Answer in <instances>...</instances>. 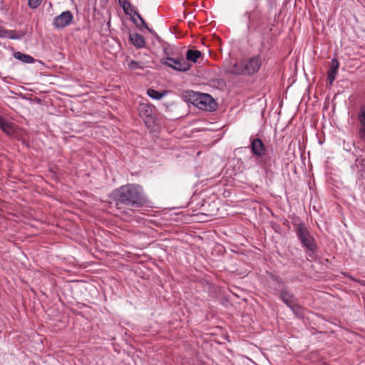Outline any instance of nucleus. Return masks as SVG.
I'll use <instances>...</instances> for the list:
<instances>
[{"label":"nucleus","instance_id":"nucleus-1","mask_svg":"<svg viewBox=\"0 0 365 365\" xmlns=\"http://www.w3.org/2000/svg\"><path fill=\"white\" fill-rule=\"evenodd\" d=\"M111 197L116 205L118 204L138 205L149 202L143 187L135 184H127L115 189L111 193Z\"/></svg>","mask_w":365,"mask_h":365},{"label":"nucleus","instance_id":"nucleus-2","mask_svg":"<svg viewBox=\"0 0 365 365\" xmlns=\"http://www.w3.org/2000/svg\"><path fill=\"white\" fill-rule=\"evenodd\" d=\"M296 235L299 239L301 243L309 250L314 251L315 249L314 240L311 236L304 222H295L293 224Z\"/></svg>","mask_w":365,"mask_h":365},{"label":"nucleus","instance_id":"nucleus-3","mask_svg":"<svg viewBox=\"0 0 365 365\" xmlns=\"http://www.w3.org/2000/svg\"><path fill=\"white\" fill-rule=\"evenodd\" d=\"M118 4L123 8L125 14L126 15H129L132 18L133 22L136 25L138 28L142 29L143 28L146 29L150 33H152V29H150L145 21L143 19L141 15L135 9V8L131 5L130 2L128 0H118Z\"/></svg>","mask_w":365,"mask_h":365},{"label":"nucleus","instance_id":"nucleus-4","mask_svg":"<svg viewBox=\"0 0 365 365\" xmlns=\"http://www.w3.org/2000/svg\"><path fill=\"white\" fill-rule=\"evenodd\" d=\"M250 149L253 155L257 157L258 163L264 168L270 165L269 160L266 155V148L259 138H250Z\"/></svg>","mask_w":365,"mask_h":365},{"label":"nucleus","instance_id":"nucleus-5","mask_svg":"<svg viewBox=\"0 0 365 365\" xmlns=\"http://www.w3.org/2000/svg\"><path fill=\"white\" fill-rule=\"evenodd\" d=\"M195 97V104L199 109L207 111H213L217 109V103L210 95L197 93Z\"/></svg>","mask_w":365,"mask_h":365},{"label":"nucleus","instance_id":"nucleus-6","mask_svg":"<svg viewBox=\"0 0 365 365\" xmlns=\"http://www.w3.org/2000/svg\"><path fill=\"white\" fill-rule=\"evenodd\" d=\"M161 63L177 71L185 72L189 71L192 65L187 62L183 57H166L162 59Z\"/></svg>","mask_w":365,"mask_h":365},{"label":"nucleus","instance_id":"nucleus-7","mask_svg":"<svg viewBox=\"0 0 365 365\" xmlns=\"http://www.w3.org/2000/svg\"><path fill=\"white\" fill-rule=\"evenodd\" d=\"M243 61L245 66H243V70L241 71V73H245V76H251L258 72L262 66V59L259 55Z\"/></svg>","mask_w":365,"mask_h":365},{"label":"nucleus","instance_id":"nucleus-8","mask_svg":"<svg viewBox=\"0 0 365 365\" xmlns=\"http://www.w3.org/2000/svg\"><path fill=\"white\" fill-rule=\"evenodd\" d=\"M73 16L70 11L62 12L53 19V25L56 29H62L68 26L73 21Z\"/></svg>","mask_w":365,"mask_h":365},{"label":"nucleus","instance_id":"nucleus-9","mask_svg":"<svg viewBox=\"0 0 365 365\" xmlns=\"http://www.w3.org/2000/svg\"><path fill=\"white\" fill-rule=\"evenodd\" d=\"M263 12L261 9H253L251 12H246L245 16L248 19L247 30H251L252 21H260L262 19Z\"/></svg>","mask_w":365,"mask_h":365},{"label":"nucleus","instance_id":"nucleus-10","mask_svg":"<svg viewBox=\"0 0 365 365\" xmlns=\"http://www.w3.org/2000/svg\"><path fill=\"white\" fill-rule=\"evenodd\" d=\"M279 298L288 307L296 302L294 295L288 289L287 287H284L282 289Z\"/></svg>","mask_w":365,"mask_h":365},{"label":"nucleus","instance_id":"nucleus-11","mask_svg":"<svg viewBox=\"0 0 365 365\" xmlns=\"http://www.w3.org/2000/svg\"><path fill=\"white\" fill-rule=\"evenodd\" d=\"M339 67V62L336 58H333L331 61L330 68L327 73V80L329 85H331L336 78V76Z\"/></svg>","mask_w":365,"mask_h":365},{"label":"nucleus","instance_id":"nucleus-12","mask_svg":"<svg viewBox=\"0 0 365 365\" xmlns=\"http://www.w3.org/2000/svg\"><path fill=\"white\" fill-rule=\"evenodd\" d=\"M129 38L133 45L136 48H141L145 47V40L142 35L137 33L133 34H130Z\"/></svg>","mask_w":365,"mask_h":365},{"label":"nucleus","instance_id":"nucleus-13","mask_svg":"<svg viewBox=\"0 0 365 365\" xmlns=\"http://www.w3.org/2000/svg\"><path fill=\"white\" fill-rule=\"evenodd\" d=\"M0 128L6 133L11 135L14 133V124L0 115Z\"/></svg>","mask_w":365,"mask_h":365},{"label":"nucleus","instance_id":"nucleus-14","mask_svg":"<svg viewBox=\"0 0 365 365\" xmlns=\"http://www.w3.org/2000/svg\"><path fill=\"white\" fill-rule=\"evenodd\" d=\"M217 215V212L215 211H210L206 213L204 212H197L195 214H193L192 216L196 217V221L197 222H207L209 221L210 219L216 217Z\"/></svg>","mask_w":365,"mask_h":365},{"label":"nucleus","instance_id":"nucleus-15","mask_svg":"<svg viewBox=\"0 0 365 365\" xmlns=\"http://www.w3.org/2000/svg\"><path fill=\"white\" fill-rule=\"evenodd\" d=\"M148 61L131 60L129 62L128 67L131 71H135L138 69L143 70L145 68L148 67Z\"/></svg>","mask_w":365,"mask_h":365},{"label":"nucleus","instance_id":"nucleus-16","mask_svg":"<svg viewBox=\"0 0 365 365\" xmlns=\"http://www.w3.org/2000/svg\"><path fill=\"white\" fill-rule=\"evenodd\" d=\"M202 53L198 50L188 49L186 52V58L187 62L196 63L197 59L201 57Z\"/></svg>","mask_w":365,"mask_h":365},{"label":"nucleus","instance_id":"nucleus-17","mask_svg":"<svg viewBox=\"0 0 365 365\" xmlns=\"http://www.w3.org/2000/svg\"><path fill=\"white\" fill-rule=\"evenodd\" d=\"M243 66H245L243 61H242L240 62H235V63H233L232 65L230 66V67L228 68L227 71H228V73H230L235 74V75H245V73H241V71H242V70H243Z\"/></svg>","mask_w":365,"mask_h":365},{"label":"nucleus","instance_id":"nucleus-18","mask_svg":"<svg viewBox=\"0 0 365 365\" xmlns=\"http://www.w3.org/2000/svg\"><path fill=\"white\" fill-rule=\"evenodd\" d=\"M14 56L16 59H18L24 63H32L35 62V58L33 56L22 53L19 51L15 52Z\"/></svg>","mask_w":365,"mask_h":365},{"label":"nucleus","instance_id":"nucleus-19","mask_svg":"<svg viewBox=\"0 0 365 365\" xmlns=\"http://www.w3.org/2000/svg\"><path fill=\"white\" fill-rule=\"evenodd\" d=\"M167 93L166 91H163V92H159L155 89L153 88H148L147 90V94L149 97L159 100L161 99L163 96H165Z\"/></svg>","mask_w":365,"mask_h":365},{"label":"nucleus","instance_id":"nucleus-20","mask_svg":"<svg viewBox=\"0 0 365 365\" xmlns=\"http://www.w3.org/2000/svg\"><path fill=\"white\" fill-rule=\"evenodd\" d=\"M289 308L293 312V313L298 317L301 318L304 317V309L296 302L290 305Z\"/></svg>","mask_w":365,"mask_h":365},{"label":"nucleus","instance_id":"nucleus-21","mask_svg":"<svg viewBox=\"0 0 365 365\" xmlns=\"http://www.w3.org/2000/svg\"><path fill=\"white\" fill-rule=\"evenodd\" d=\"M140 114L143 116L149 117L151 113V108L147 104H141L138 107Z\"/></svg>","mask_w":365,"mask_h":365},{"label":"nucleus","instance_id":"nucleus-22","mask_svg":"<svg viewBox=\"0 0 365 365\" xmlns=\"http://www.w3.org/2000/svg\"><path fill=\"white\" fill-rule=\"evenodd\" d=\"M359 122L362 127H365V105H363L360 108V110L358 114Z\"/></svg>","mask_w":365,"mask_h":365},{"label":"nucleus","instance_id":"nucleus-23","mask_svg":"<svg viewBox=\"0 0 365 365\" xmlns=\"http://www.w3.org/2000/svg\"><path fill=\"white\" fill-rule=\"evenodd\" d=\"M8 35L7 36L11 39H20L24 34H18L16 31H9L6 32Z\"/></svg>","mask_w":365,"mask_h":365},{"label":"nucleus","instance_id":"nucleus-24","mask_svg":"<svg viewBox=\"0 0 365 365\" xmlns=\"http://www.w3.org/2000/svg\"><path fill=\"white\" fill-rule=\"evenodd\" d=\"M42 0H28V5L31 9H36L41 4Z\"/></svg>","mask_w":365,"mask_h":365},{"label":"nucleus","instance_id":"nucleus-25","mask_svg":"<svg viewBox=\"0 0 365 365\" xmlns=\"http://www.w3.org/2000/svg\"><path fill=\"white\" fill-rule=\"evenodd\" d=\"M251 4L253 9H260V1L259 0H251Z\"/></svg>","mask_w":365,"mask_h":365},{"label":"nucleus","instance_id":"nucleus-26","mask_svg":"<svg viewBox=\"0 0 365 365\" xmlns=\"http://www.w3.org/2000/svg\"><path fill=\"white\" fill-rule=\"evenodd\" d=\"M359 137L361 139H365V127H361L359 130Z\"/></svg>","mask_w":365,"mask_h":365},{"label":"nucleus","instance_id":"nucleus-27","mask_svg":"<svg viewBox=\"0 0 365 365\" xmlns=\"http://www.w3.org/2000/svg\"><path fill=\"white\" fill-rule=\"evenodd\" d=\"M356 282H358L359 284H360L362 286H365L364 280H361V279H357Z\"/></svg>","mask_w":365,"mask_h":365},{"label":"nucleus","instance_id":"nucleus-28","mask_svg":"<svg viewBox=\"0 0 365 365\" xmlns=\"http://www.w3.org/2000/svg\"><path fill=\"white\" fill-rule=\"evenodd\" d=\"M346 277L348 278H349L351 280L354 281V282H356V278L354 277L353 276L350 275V274H347Z\"/></svg>","mask_w":365,"mask_h":365}]
</instances>
